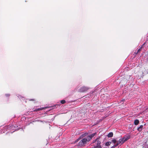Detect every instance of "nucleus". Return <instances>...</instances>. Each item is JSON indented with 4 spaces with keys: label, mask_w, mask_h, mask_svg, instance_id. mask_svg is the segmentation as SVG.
Instances as JSON below:
<instances>
[{
    "label": "nucleus",
    "mask_w": 148,
    "mask_h": 148,
    "mask_svg": "<svg viewBox=\"0 0 148 148\" xmlns=\"http://www.w3.org/2000/svg\"><path fill=\"white\" fill-rule=\"evenodd\" d=\"M87 138H84L82 139L79 142L78 146H84L87 143Z\"/></svg>",
    "instance_id": "1"
},
{
    "label": "nucleus",
    "mask_w": 148,
    "mask_h": 148,
    "mask_svg": "<svg viewBox=\"0 0 148 148\" xmlns=\"http://www.w3.org/2000/svg\"><path fill=\"white\" fill-rule=\"evenodd\" d=\"M97 133L96 132L93 133L92 134L88 135L86 137L87 138V142H88L90 141V140L92 139V138Z\"/></svg>",
    "instance_id": "2"
},
{
    "label": "nucleus",
    "mask_w": 148,
    "mask_h": 148,
    "mask_svg": "<svg viewBox=\"0 0 148 148\" xmlns=\"http://www.w3.org/2000/svg\"><path fill=\"white\" fill-rule=\"evenodd\" d=\"M89 88L87 87L83 86L81 87L79 90V91L80 92H84L87 90Z\"/></svg>",
    "instance_id": "3"
},
{
    "label": "nucleus",
    "mask_w": 148,
    "mask_h": 148,
    "mask_svg": "<svg viewBox=\"0 0 148 148\" xmlns=\"http://www.w3.org/2000/svg\"><path fill=\"white\" fill-rule=\"evenodd\" d=\"M98 139V138L96 139L94 141H93V143H95V144L94 145H95L101 146L100 145L101 142Z\"/></svg>",
    "instance_id": "4"
},
{
    "label": "nucleus",
    "mask_w": 148,
    "mask_h": 148,
    "mask_svg": "<svg viewBox=\"0 0 148 148\" xmlns=\"http://www.w3.org/2000/svg\"><path fill=\"white\" fill-rule=\"evenodd\" d=\"M123 141L125 142L130 138V136L129 135H126L123 137Z\"/></svg>",
    "instance_id": "5"
},
{
    "label": "nucleus",
    "mask_w": 148,
    "mask_h": 148,
    "mask_svg": "<svg viewBox=\"0 0 148 148\" xmlns=\"http://www.w3.org/2000/svg\"><path fill=\"white\" fill-rule=\"evenodd\" d=\"M44 109V108H38L32 111H31V112H35L36 111L37 112L38 111L41 110H43Z\"/></svg>",
    "instance_id": "6"
},
{
    "label": "nucleus",
    "mask_w": 148,
    "mask_h": 148,
    "mask_svg": "<svg viewBox=\"0 0 148 148\" xmlns=\"http://www.w3.org/2000/svg\"><path fill=\"white\" fill-rule=\"evenodd\" d=\"M143 127V125H140L137 128V130L139 132L141 131L142 130Z\"/></svg>",
    "instance_id": "7"
},
{
    "label": "nucleus",
    "mask_w": 148,
    "mask_h": 148,
    "mask_svg": "<svg viewBox=\"0 0 148 148\" xmlns=\"http://www.w3.org/2000/svg\"><path fill=\"white\" fill-rule=\"evenodd\" d=\"M139 123V121L138 119H136L134 120V123L135 125H138Z\"/></svg>",
    "instance_id": "8"
},
{
    "label": "nucleus",
    "mask_w": 148,
    "mask_h": 148,
    "mask_svg": "<svg viewBox=\"0 0 148 148\" xmlns=\"http://www.w3.org/2000/svg\"><path fill=\"white\" fill-rule=\"evenodd\" d=\"M88 134V133L86 132L82 134L80 137H81V138H83L86 136H87Z\"/></svg>",
    "instance_id": "9"
},
{
    "label": "nucleus",
    "mask_w": 148,
    "mask_h": 148,
    "mask_svg": "<svg viewBox=\"0 0 148 148\" xmlns=\"http://www.w3.org/2000/svg\"><path fill=\"white\" fill-rule=\"evenodd\" d=\"M113 133L112 132L109 133L107 135L108 137V138L112 137L113 136Z\"/></svg>",
    "instance_id": "10"
},
{
    "label": "nucleus",
    "mask_w": 148,
    "mask_h": 148,
    "mask_svg": "<svg viewBox=\"0 0 148 148\" xmlns=\"http://www.w3.org/2000/svg\"><path fill=\"white\" fill-rule=\"evenodd\" d=\"M119 141L121 142V144H122L124 143V142L123 141V138L120 139L119 140Z\"/></svg>",
    "instance_id": "11"
},
{
    "label": "nucleus",
    "mask_w": 148,
    "mask_h": 148,
    "mask_svg": "<svg viewBox=\"0 0 148 148\" xmlns=\"http://www.w3.org/2000/svg\"><path fill=\"white\" fill-rule=\"evenodd\" d=\"M81 137H80L77 139L75 141L74 143H77L78 141H79L81 139Z\"/></svg>",
    "instance_id": "12"
},
{
    "label": "nucleus",
    "mask_w": 148,
    "mask_h": 148,
    "mask_svg": "<svg viewBox=\"0 0 148 148\" xmlns=\"http://www.w3.org/2000/svg\"><path fill=\"white\" fill-rule=\"evenodd\" d=\"M111 143V142H107L105 143V145L106 146H108L110 145Z\"/></svg>",
    "instance_id": "13"
},
{
    "label": "nucleus",
    "mask_w": 148,
    "mask_h": 148,
    "mask_svg": "<svg viewBox=\"0 0 148 148\" xmlns=\"http://www.w3.org/2000/svg\"><path fill=\"white\" fill-rule=\"evenodd\" d=\"M94 148H102L101 146H97L94 145Z\"/></svg>",
    "instance_id": "14"
},
{
    "label": "nucleus",
    "mask_w": 148,
    "mask_h": 148,
    "mask_svg": "<svg viewBox=\"0 0 148 148\" xmlns=\"http://www.w3.org/2000/svg\"><path fill=\"white\" fill-rule=\"evenodd\" d=\"M112 142L114 144H115L117 142V140L115 139H114L112 140Z\"/></svg>",
    "instance_id": "15"
},
{
    "label": "nucleus",
    "mask_w": 148,
    "mask_h": 148,
    "mask_svg": "<svg viewBox=\"0 0 148 148\" xmlns=\"http://www.w3.org/2000/svg\"><path fill=\"white\" fill-rule=\"evenodd\" d=\"M60 103L62 104H64L66 103V101L64 100H62L61 101Z\"/></svg>",
    "instance_id": "16"
},
{
    "label": "nucleus",
    "mask_w": 148,
    "mask_h": 148,
    "mask_svg": "<svg viewBox=\"0 0 148 148\" xmlns=\"http://www.w3.org/2000/svg\"><path fill=\"white\" fill-rule=\"evenodd\" d=\"M116 143H117L116 144V145L117 146L118 145L120 144H121V142L119 141V140H118V141H117Z\"/></svg>",
    "instance_id": "17"
},
{
    "label": "nucleus",
    "mask_w": 148,
    "mask_h": 148,
    "mask_svg": "<svg viewBox=\"0 0 148 148\" xmlns=\"http://www.w3.org/2000/svg\"><path fill=\"white\" fill-rule=\"evenodd\" d=\"M5 95L7 97H8L10 96V94H6Z\"/></svg>",
    "instance_id": "18"
},
{
    "label": "nucleus",
    "mask_w": 148,
    "mask_h": 148,
    "mask_svg": "<svg viewBox=\"0 0 148 148\" xmlns=\"http://www.w3.org/2000/svg\"><path fill=\"white\" fill-rule=\"evenodd\" d=\"M95 92V90H92L90 92V94H93V93H94Z\"/></svg>",
    "instance_id": "19"
},
{
    "label": "nucleus",
    "mask_w": 148,
    "mask_h": 148,
    "mask_svg": "<svg viewBox=\"0 0 148 148\" xmlns=\"http://www.w3.org/2000/svg\"><path fill=\"white\" fill-rule=\"evenodd\" d=\"M17 96L18 97V98H19L20 99V100H21V99H22L23 98L22 97L21 95H19Z\"/></svg>",
    "instance_id": "20"
},
{
    "label": "nucleus",
    "mask_w": 148,
    "mask_h": 148,
    "mask_svg": "<svg viewBox=\"0 0 148 148\" xmlns=\"http://www.w3.org/2000/svg\"><path fill=\"white\" fill-rule=\"evenodd\" d=\"M144 147L145 148L147 147V144L145 143L144 144Z\"/></svg>",
    "instance_id": "21"
},
{
    "label": "nucleus",
    "mask_w": 148,
    "mask_h": 148,
    "mask_svg": "<svg viewBox=\"0 0 148 148\" xmlns=\"http://www.w3.org/2000/svg\"><path fill=\"white\" fill-rule=\"evenodd\" d=\"M116 146H117L116 145V144H115V145H114L113 146H112L111 147V148H114Z\"/></svg>",
    "instance_id": "22"
},
{
    "label": "nucleus",
    "mask_w": 148,
    "mask_h": 148,
    "mask_svg": "<svg viewBox=\"0 0 148 148\" xmlns=\"http://www.w3.org/2000/svg\"><path fill=\"white\" fill-rule=\"evenodd\" d=\"M141 48H140L138 50V51H137V53H138V52H139L141 51Z\"/></svg>",
    "instance_id": "23"
},
{
    "label": "nucleus",
    "mask_w": 148,
    "mask_h": 148,
    "mask_svg": "<svg viewBox=\"0 0 148 148\" xmlns=\"http://www.w3.org/2000/svg\"><path fill=\"white\" fill-rule=\"evenodd\" d=\"M29 101H33L35 100L34 99H30L29 100Z\"/></svg>",
    "instance_id": "24"
},
{
    "label": "nucleus",
    "mask_w": 148,
    "mask_h": 148,
    "mask_svg": "<svg viewBox=\"0 0 148 148\" xmlns=\"http://www.w3.org/2000/svg\"><path fill=\"white\" fill-rule=\"evenodd\" d=\"M13 126H14V128H16V126H15V125L14 126V125H13Z\"/></svg>",
    "instance_id": "25"
},
{
    "label": "nucleus",
    "mask_w": 148,
    "mask_h": 148,
    "mask_svg": "<svg viewBox=\"0 0 148 148\" xmlns=\"http://www.w3.org/2000/svg\"><path fill=\"white\" fill-rule=\"evenodd\" d=\"M39 121L40 122H42V121L41 120H39Z\"/></svg>",
    "instance_id": "26"
},
{
    "label": "nucleus",
    "mask_w": 148,
    "mask_h": 148,
    "mask_svg": "<svg viewBox=\"0 0 148 148\" xmlns=\"http://www.w3.org/2000/svg\"><path fill=\"white\" fill-rule=\"evenodd\" d=\"M36 121H39V120H38L37 119Z\"/></svg>",
    "instance_id": "27"
}]
</instances>
